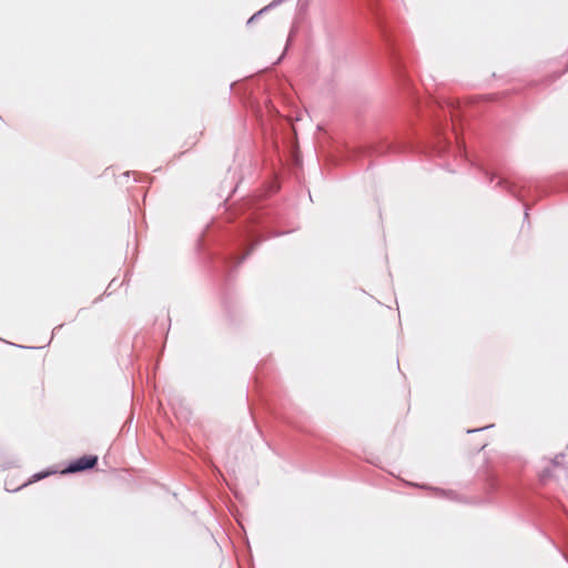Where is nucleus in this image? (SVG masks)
I'll return each mask as SVG.
<instances>
[{
    "instance_id": "obj_1",
    "label": "nucleus",
    "mask_w": 568,
    "mask_h": 568,
    "mask_svg": "<svg viewBox=\"0 0 568 568\" xmlns=\"http://www.w3.org/2000/svg\"><path fill=\"white\" fill-rule=\"evenodd\" d=\"M97 463H98L97 456H92V455L82 456V457L73 460L72 463H70L67 468V471L68 473H77V471L90 469V468L94 467Z\"/></svg>"
},
{
    "instance_id": "obj_2",
    "label": "nucleus",
    "mask_w": 568,
    "mask_h": 568,
    "mask_svg": "<svg viewBox=\"0 0 568 568\" xmlns=\"http://www.w3.org/2000/svg\"><path fill=\"white\" fill-rule=\"evenodd\" d=\"M266 10H267V8H264V9H262V10H260L258 12H256L255 14H253V16L248 19L247 23H248V24H251V23H253L254 21H256V20H257V19H258V18H260V17H261V16H262Z\"/></svg>"
},
{
    "instance_id": "obj_3",
    "label": "nucleus",
    "mask_w": 568,
    "mask_h": 568,
    "mask_svg": "<svg viewBox=\"0 0 568 568\" xmlns=\"http://www.w3.org/2000/svg\"><path fill=\"white\" fill-rule=\"evenodd\" d=\"M45 476H47V474H36V475H33L32 479H30L26 485L31 484L37 480H40V479L44 478Z\"/></svg>"
}]
</instances>
